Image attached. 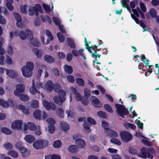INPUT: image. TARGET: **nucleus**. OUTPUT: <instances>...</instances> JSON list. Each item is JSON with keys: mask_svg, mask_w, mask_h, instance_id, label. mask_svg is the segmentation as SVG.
<instances>
[{"mask_svg": "<svg viewBox=\"0 0 159 159\" xmlns=\"http://www.w3.org/2000/svg\"><path fill=\"white\" fill-rule=\"evenodd\" d=\"M23 124V122L21 120H15L12 122L11 128L13 129L21 130L22 129Z\"/></svg>", "mask_w": 159, "mask_h": 159, "instance_id": "0eeeda50", "label": "nucleus"}, {"mask_svg": "<svg viewBox=\"0 0 159 159\" xmlns=\"http://www.w3.org/2000/svg\"><path fill=\"white\" fill-rule=\"evenodd\" d=\"M44 60L48 63H51L54 61V58L51 56L46 55L44 57Z\"/></svg>", "mask_w": 159, "mask_h": 159, "instance_id": "58836bf2", "label": "nucleus"}, {"mask_svg": "<svg viewBox=\"0 0 159 159\" xmlns=\"http://www.w3.org/2000/svg\"><path fill=\"white\" fill-rule=\"evenodd\" d=\"M132 11L133 13L137 16H139V13L140 14L141 16L143 18H144V16L143 13L141 11L140 9H139L137 11L136 9H133Z\"/></svg>", "mask_w": 159, "mask_h": 159, "instance_id": "cd10ccee", "label": "nucleus"}, {"mask_svg": "<svg viewBox=\"0 0 159 159\" xmlns=\"http://www.w3.org/2000/svg\"><path fill=\"white\" fill-rule=\"evenodd\" d=\"M4 148L7 150L11 149L13 148L12 145L10 143H6L3 144Z\"/></svg>", "mask_w": 159, "mask_h": 159, "instance_id": "09e8293b", "label": "nucleus"}, {"mask_svg": "<svg viewBox=\"0 0 159 159\" xmlns=\"http://www.w3.org/2000/svg\"><path fill=\"white\" fill-rule=\"evenodd\" d=\"M32 81V85L29 89V91L30 93L32 95L35 96H36V95H38L39 96L40 93V92L38 91L36 89L35 85V82L36 81L34 80H33Z\"/></svg>", "mask_w": 159, "mask_h": 159, "instance_id": "1a4fd4ad", "label": "nucleus"}, {"mask_svg": "<svg viewBox=\"0 0 159 159\" xmlns=\"http://www.w3.org/2000/svg\"><path fill=\"white\" fill-rule=\"evenodd\" d=\"M52 20L55 24L57 25H59L61 24L60 19L58 17H53Z\"/></svg>", "mask_w": 159, "mask_h": 159, "instance_id": "8fccbe9b", "label": "nucleus"}, {"mask_svg": "<svg viewBox=\"0 0 159 159\" xmlns=\"http://www.w3.org/2000/svg\"><path fill=\"white\" fill-rule=\"evenodd\" d=\"M19 109L25 115H28L30 112L29 109L22 105H20L18 106Z\"/></svg>", "mask_w": 159, "mask_h": 159, "instance_id": "b1692460", "label": "nucleus"}, {"mask_svg": "<svg viewBox=\"0 0 159 159\" xmlns=\"http://www.w3.org/2000/svg\"><path fill=\"white\" fill-rule=\"evenodd\" d=\"M6 51L8 55H12L13 54L12 48L10 45H9L7 46Z\"/></svg>", "mask_w": 159, "mask_h": 159, "instance_id": "774afa93", "label": "nucleus"}, {"mask_svg": "<svg viewBox=\"0 0 159 159\" xmlns=\"http://www.w3.org/2000/svg\"><path fill=\"white\" fill-rule=\"evenodd\" d=\"M0 105L4 107L8 108V105L7 102L1 99H0Z\"/></svg>", "mask_w": 159, "mask_h": 159, "instance_id": "864d4df0", "label": "nucleus"}, {"mask_svg": "<svg viewBox=\"0 0 159 159\" xmlns=\"http://www.w3.org/2000/svg\"><path fill=\"white\" fill-rule=\"evenodd\" d=\"M5 61V63H6L8 65H11L13 63L12 59L8 55L6 56V59Z\"/></svg>", "mask_w": 159, "mask_h": 159, "instance_id": "49530a36", "label": "nucleus"}, {"mask_svg": "<svg viewBox=\"0 0 159 159\" xmlns=\"http://www.w3.org/2000/svg\"><path fill=\"white\" fill-rule=\"evenodd\" d=\"M68 151L71 153L76 152L78 151V148L76 145H71L68 148Z\"/></svg>", "mask_w": 159, "mask_h": 159, "instance_id": "a878e982", "label": "nucleus"}, {"mask_svg": "<svg viewBox=\"0 0 159 159\" xmlns=\"http://www.w3.org/2000/svg\"><path fill=\"white\" fill-rule=\"evenodd\" d=\"M67 41L69 46L71 48H75V44L74 42V40L70 38L67 39Z\"/></svg>", "mask_w": 159, "mask_h": 159, "instance_id": "c85d7f7f", "label": "nucleus"}, {"mask_svg": "<svg viewBox=\"0 0 159 159\" xmlns=\"http://www.w3.org/2000/svg\"><path fill=\"white\" fill-rule=\"evenodd\" d=\"M22 75L25 77L29 78L32 75V71L26 69L25 67H22L21 69Z\"/></svg>", "mask_w": 159, "mask_h": 159, "instance_id": "f3484780", "label": "nucleus"}, {"mask_svg": "<svg viewBox=\"0 0 159 159\" xmlns=\"http://www.w3.org/2000/svg\"><path fill=\"white\" fill-rule=\"evenodd\" d=\"M83 126L84 132L89 133L91 132V130L90 128L89 125L86 122H84Z\"/></svg>", "mask_w": 159, "mask_h": 159, "instance_id": "e433bc0d", "label": "nucleus"}, {"mask_svg": "<svg viewBox=\"0 0 159 159\" xmlns=\"http://www.w3.org/2000/svg\"><path fill=\"white\" fill-rule=\"evenodd\" d=\"M149 13L152 17H155L157 15V13L156 10L153 8H152L150 10Z\"/></svg>", "mask_w": 159, "mask_h": 159, "instance_id": "bf43d9fd", "label": "nucleus"}, {"mask_svg": "<svg viewBox=\"0 0 159 159\" xmlns=\"http://www.w3.org/2000/svg\"><path fill=\"white\" fill-rule=\"evenodd\" d=\"M111 142L114 144H115L118 145H120L121 144V142L120 141L116 138H113L111 139Z\"/></svg>", "mask_w": 159, "mask_h": 159, "instance_id": "0e129e2a", "label": "nucleus"}, {"mask_svg": "<svg viewBox=\"0 0 159 159\" xmlns=\"http://www.w3.org/2000/svg\"><path fill=\"white\" fill-rule=\"evenodd\" d=\"M48 145V142L43 139H38L33 144V147L36 149H39L47 147Z\"/></svg>", "mask_w": 159, "mask_h": 159, "instance_id": "f03ea898", "label": "nucleus"}, {"mask_svg": "<svg viewBox=\"0 0 159 159\" xmlns=\"http://www.w3.org/2000/svg\"><path fill=\"white\" fill-rule=\"evenodd\" d=\"M57 36L61 42H63L64 41L65 38L62 34L58 32L57 34Z\"/></svg>", "mask_w": 159, "mask_h": 159, "instance_id": "de8ad7c7", "label": "nucleus"}, {"mask_svg": "<svg viewBox=\"0 0 159 159\" xmlns=\"http://www.w3.org/2000/svg\"><path fill=\"white\" fill-rule=\"evenodd\" d=\"M16 89L14 91V94L19 96L20 93H23L25 90V86L22 84H19L16 86Z\"/></svg>", "mask_w": 159, "mask_h": 159, "instance_id": "6e6552de", "label": "nucleus"}, {"mask_svg": "<svg viewBox=\"0 0 159 159\" xmlns=\"http://www.w3.org/2000/svg\"><path fill=\"white\" fill-rule=\"evenodd\" d=\"M23 67H25L26 69L32 71L34 69V63L30 61L26 62L25 65Z\"/></svg>", "mask_w": 159, "mask_h": 159, "instance_id": "5701e85b", "label": "nucleus"}, {"mask_svg": "<svg viewBox=\"0 0 159 159\" xmlns=\"http://www.w3.org/2000/svg\"><path fill=\"white\" fill-rule=\"evenodd\" d=\"M13 3H11L10 2H7L6 3V5L8 9V10L10 11H13L14 10V7L12 5Z\"/></svg>", "mask_w": 159, "mask_h": 159, "instance_id": "680f3d73", "label": "nucleus"}, {"mask_svg": "<svg viewBox=\"0 0 159 159\" xmlns=\"http://www.w3.org/2000/svg\"><path fill=\"white\" fill-rule=\"evenodd\" d=\"M24 139L27 143H31L35 140V138L31 134H27L25 136Z\"/></svg>", "mask_w": 159, "mask_h": 159, "instance_id": "412c9836", "label": "nucleus"}, {"mask_svg": "<svg viewBox=\"0 0 159 159\" xmlns=\"http://www.w3.org/2000/svg\"><path fill=\"white\" fill-rule=\"evenodd\" d=\"M104 108L107 111L111 113L113 112V111L111 107L109 104H106L104 105Z\"/></svg>", "mask_w": 159, "mask_h": 159, "instance_id": "4d7b16f0", "label": "nucleus"}, {"mask_svg": "<svg viewBox=\"0 0 159 159\" xmlns=\"http://www.w3.org/2000/svg\"><path fill=\"white\" fill-rule=\"evenodd\" d=\"M30 106L34 108H37L39 106V101L35 99L33 100L32 101Z\"/></svg>", "mask_w": 159, "mask_h": 159, "instance_id": "7c9ffc66", "label": "nucleus"}, {"mask_svg": "<svg viewBox=\"0 0 159 159\" xmlns=\"http://www.w3.org/2000/svg\"><path fill=\"white\" fill-rule=\"evenodd\" d=\"M97 114L98 116L103 118H106L107 117L106 113L102 111H98Z\"/></svg>", "mask_w": 159, "mask_h": 159, "instance_id": "a18cd8bd", "label": "nucleus"}, {"mask_svg": "<svg viewBox=\"0 0 159 159\" xmlns=\"http://www.w3.org/2000/svg\"><path fill=\"white\" fill-rule=\"evenodd\" d=\"M6 74L7 77L12 79L16 78L18 75L17 72L15 70L8 69H6Z\"/></svg>", "mask_w": 159, "mask_h": 159, "instance_id": "9b49d317", "label": "nucleus"}, {"mask_svg": "<svg viewBox=\"0 0 159 159\" xmlns=\"http://www.w3.org/2000/svg\"><path fill=\"white\" fill-rule=\"evenodd\" d=\"M57 113L60 117L63 118L64 116V111L62 109H58L57 111Z\"/></svg>", "mask_w": 159, "mask_h": 159, "instance_id": "338daca9", "label": "nucleus"}, {"mask_svg": "<svg viewBox=\"0 0 159 159\" xmlns=\"http://www.w3.org/2000/svg\"><path fill=\"white\" fill-rule=\"evenodd\" d=\"M90 100L92 105L96 107L99 108L101 107L102 104L100 102L99 100L95 97L92 96L90 97Z\"/></svg>", "mask_w": 159, "mask_h": 159, "instance_id": "ddd939ff", "label": "nucleus"}, {"mask_svg": "<svg viewBox=\"0 0 159 159\" xmlns=\"http://www.w3.org/2000/svg\"><path fill=\"white\" fill-rule=\"evenodd\" d=\"M147 151V149L145 148H143L141 149V153L138 155V156L143 158H146L148 157L149 158L152 159L153 158V156L151 154L148 153H146Z\"/></svg>", "mask_w": 159, "mask_h": 159, "instance_id": "9d476101", "label": "nucleus"}, {"mask_svg": "<svg viewBox=\"0 0 159 159\" xmlns=\"http://www.w3.org/2000/svg\"><path fill=\"white\" fill-rule=\"evenodd\" d=\"M61 86L59 84H57L55 85L54 89L56 92L58 93V97H54L53 99L56 103L59 105L65 102L66 99L65 92L63 90H61Z\"/></svg>", "mask_w": 159, "mask_h": 159, "instance_id": "f257e3e1", "label": "nucleus"}, {"mask_svg": "<svg viewBox=\"0 0 159 159\" xmlns=\"http://www.w3.org/2000/svg\"><path fill=\"white\" fill-rule=\"evenodd\" d=\"M36 126H37L32 122H28L24 124V130L26 131L29 129L31 131H34L36 128Z\"/></svg>", "mask_w": 159, "mask_h": 159, "instance_id": "dca6fc26", "label": "nucleus"}, {"mask_svg": "<svg viewBox=\"0 0 159 159\" xmlns=\"http://www.w3.org/2000/svg\"><path fill=\"white\" fill-rule=\"evenodd\" d=\"M26 32L27 33L28 38L30 39L31 43L34 46L38 47L40 46V43L36 39H33V35L31 31L29 30H26Z\"/></svg>", "mask_w": 159, "mask_h": 159, "instance_id": "423d86ee", "label": "nucleus"}, {"mask_svg": "<svg viewBox=\"0 0 159 159\" xmlns=\"http://www.w3.org/2000/svg\"><path fill=\"white\" fill-rule=\"evenodd\" d=\"M36 127V128L34 130V133L36 135L40 136L42 133L40 126L39 125H37Z\"/></svg>", "mask_w": 159, "mask_h": 159, "instance_id": "ea45409f", "label": "nucleus"}, {"mask_svg": "<svg viewBox=\"0 0 159 159\" xmlns=\"http://www.w3.org/2000/svg\"><path fill=\"white\" fill-rule=\"evenodd\" d=\"M102 127L104 128L105 130V133H106V131L107 129H109L108 128L109 125L108 123L106 121L102 120Z\"/></svg>", "mask_w": 159, "mask_h": 159, "instance_id": "79ce46f5", "label": "nucleus"}, {"mask_svg": "<svg viewBox=\"0 0 159 159\" xmlns=\"http://www.w3.org/2000/svg\"><path fill=\"white\" fill-rule=\"evenodd\" d=\"M33 52L38 57H40L42 55V53L39 51L37 49L35 48L33 50Z\"/></svg>", "mask_w": 159, "mask_h": 159, "instance_id": "13d9d810", "label": "nucleus"}, {"mask_svg": "<svg viewBox=\"0 0 159 159\" xmlns=\"http://www.w3.org/2000/svg\"><path fill=\"white\" fill-rule=\"evenodd\" d=\"M76 81L77 84L80 86H82L84 85V80L80 78H77L76 79Z\"/></svg>", "mask_w": 159, "mask_h": 159, "instance_id": "c03bdc74", "label": "nucleus"}, {"mask_svg": "<svg viewBox=\"0 0 159 159\" xmlns=\"http://www.w3.org/2000/svg\"><path fill=\"white\" fill-rule=\"evenodd\" d=\"M66 79L67 81L70 83H73L75 81V78L72 75H69L66 77Z\"/></svg>", "mask_w": 159, "mask_h": 159, "instance_id": "6e6d98bb", "label": "nucleus"}, {"mask_svg": "<svg viewBox=\"0 0 159 159\" xmlns=\"http://www.w3.org/2000/svg\"><path fill=\"white\" fill-rule=\"evenodd\" d=\"M131 16L132 18L134 20L137 24H139L143 28V32L148 30V28H147V29L145 28L146 27V25L142 21L140 20L139 21L138 19L133 14H131Z\"/></svg>", "mask_w": 159, "mask_h": 159, "instance_id": "4468645a", "label": "nucleus"}, {"mask_svg": "<svg viewBox=\"0 0 159 159\" xmlns=\"http://www.w3.org/2000/svg\"><path fill=\"white\" fill-rule=\"evenodd\" d=\"M62 144L61 141L60 140H57L53 142V147L55 148H59L61 146Z\"/></svg>", "mask_w": 159, "mask_h": 159, "instance_id": "f704fd0d", "label": "nucleus"}, {"mask_svg": "<svg viewBox=\"0 0 159 159\" xmlns=\"http://www.w3.org/2000/svg\"><path fill=\"white\" fill-rule=\"evenodd\" d=\"M42 103L46 110H50V103L49 102L47 101L43 100L42 101Z\"/></svg>", "mask_w": 159, "mask_h": 159, "instance_id": "c9c22d12", "label": "nucleus"}, {"mask_svg": "<svg viewBox=\"0 0 159 159\" xmlns=\"http://www.w3.org/2000/svg\"><path fill=\"white\" fill-rule=\"evenodd\" d=\"M64 69L65 72L68 74H71L73 71V69L72 67L67 65H65L64 66Z\"/></svg>", "mask_w": 159, "mask_h": 159, "instance_id": "473e14b6", "label": "nucleus"}, {"mask_svg": "<svg viewBox=\"0 0 159 159\" xmlns=\"http://www.w3.org/2000/svg\"><path fill=\"white\" fill-rule=\"evenodd\" d=\"M19 96L20 99L23 102H26L30 99L29 96L25 94H23L20 95V94Z\"/></svg>", "mask_w": 159, "mask_h": 159, "instance_id": "c756f323", "label": "nucleus"}, {"mask_svg": "<svg viewBox=\"0 0 159 159\" xmlns=\"http://www.w3.org/2000/svg\"><path fill=\"white\" fill-rule=\"evenodd\" d=\"M28 10V14L30 16H32L35 14L37 16L38 15V11L41 13L42 12L41 6L39 4H36L35 7L29 6Z\"/></svg>", "mask_w": 159, "mask_h": 159, "instance_id": "7ed1b4c3", "label": "nucleus"}, {"mask_svg": "<svg viewBox=\"0 0 159 159\" xmlns=\"http://www.w3.org/2000/svg\"><path fill=\"white\" fill-rule=\"evenodd\" d=\"M54 88L53 84L51 81H47L44 84L43 89L47 92L52 91Z\"/></svg>", "mask_w": 159, "mask_h": 159, "instance_id": "f8f14e48", "label": "nucleus"}, {"mask_svg": "<svg viewBox=\"0 0 159 159\" xmlns=\"http://www.w3.org/2000/svg\"><path fill=\"white\" fill-rule=\"evenodd\" d=\"M41 19L44 22L51 24V19L48 16H42Z\"/></svg>", "mask_w": 159, "mask_h": 159, "instance_id": "a19ab883", "label": "nucleus"}, {"mask_svg": "<svg viewBox=\"0 0 159 159\" xmlns=\"http://www.w3.org/2000/svg\"><path fill=\"white\" fill-rule=\"evenodd\" d=\"M123 125L125 128L127 130L129 129L134 130L136 128V126L134 124L126 122H124L123 124Z\"/></svg>", "mask_w": 159, "mask_h": 159, "instance_id": "4be33fe9", "label": "nucleus"}, {"mask_svg": "<svg viewBox=\"0 0 159 159\" xmlns=\"http://www.w3.org/2000/svg\"><path fill=\"white\" fill-rule=\"evenodd\" d=\"M34 116L37 119L40 120L42 117L41 111L39 110H36L33 113Z\"/></svg>", "mask_w": 159, "mask_h": 159, "instance_id": "bb28decb", "label": "nucleus"}, {"mask_svg": "<svg viewBox=\"0 0 159 159\" xmlns=\"http://www.w3.org/2000/svg\"><path fill=\"white\" fill-rule=\"evenodd\" d=\"M27 9H29V7L26 5H24L20 7V11L23 13H26Z\"/></svg>", "mask_w": 159, "mask_h": 159, "instance_id": "3c124183", "label": "nucleus"}, {"mask_svg": "<svg viewBox=\"0 0 159 159\" xmlns=\"http://www.w3.org/2000/svg\"><path fill=\"white\" fill-rule=\"evenodd\" d=\"M8 154L14 158H17L18 156V152L14 150H11L9 151L8 152Z\"/></svg>", "mask_w": 159, "mask_h": 159, "instance_id": "72a5a7b5", "label": "nucleus"}, {"mask_svg": "<svg viewBox=\"0 0 159 159\" xmlns=\"http://www.w3.org/2000/svg\"><path fill=\"white\" fill-rule=\"evenodd\" d=\"M46 122L49 125H53L56 123L55 120L53 118H49L46 120Z\"/></svg>", "mask_w": 159, "mask_h": 159, "instance_id": "603ef678", "label": "nucleus"}, {"mask_svg": "<svg viewBox=\"0 0 159 159\" xmlns=\"http://www.w3.org/2000/svg\"><path fill=\"white\" fill-rule=\"evenodd\" d=\"M1 131L2 133L7 135H10L12 133L11 130L6 127H2L1 129Z\"/></svg>", "mask_w": 159, "mask_h": 159, "instance_id": "2f4dec72", "label": "nucleus"}, {"mask_svg": "<svg viewBox=\"0 0 159 159\" xmlns=\"http://www.w3.org/2000/svg\"><path fill=\"white\" fill-rule=\"evenodd\" d=\"M75 143L79 148H83L86 146V143L84 140L80 139L76 140Z\"/></svg>", "mask_w": 159, "mask_h": 159, "instance_id": "a211bd4d", "label": "nucleus"}, {"mask_svg": "<svg viewBox=\"0 0 159 159\" xmlns=\"http://www.w3.org/2000/svg\"><path fill=\"white\" fill-rule=\"evenodd\" d=\"M43 7L44 9L47 12H50L53 9V6H52V8H51L49 6L45 4H43Z\"/></svg>", "mask_w": 159, "mask_h": 159, "instance_id": "37998d69", "label": "nucleus"}, {"mask_svg": "<svg viewBox=\"0 0 159 159\" xmlns=\"http://www.w3.org/2000/svg\"><path fill=\"white\" fill-rule=\"evenodd\" d=\"M1 13H3L5 15L8 14V11L4 7H0V14Z\"/></svg>", "mask_w": 159, "mask_h": 159, "instance_id": "69168bd1", "label": "nucleus"}, {"mask_svg": "<svg viewBox=\"0 0 159 159\" xmlns=\"http://www.w3.org/2000/svg\"><path fill=\"white\" fill-rule=\"evenodd\" d=\"M115 107L116 108L117 113L120 116L123 117L124 115H126L128 113L127 109L124 105L116 103L115 104Z\"/></svg>", "mask_w": 159, "mask_h": 159, "instance_id": "39448f33", "label": "nucleus"}, {"mask_svg": "<svg viewBox=\"0 0 159 159\" xmlns=\"http://www.w3.org/2000/svg\"><path fill=\"white\" fill-rule=\"evenodd\" d=\"M120 136L122 140L126 143L131 141L133 138L132 135L129 132L125 131H121L120 134Z\"/></svg>", "mask_w": 159, "mask_h": 159, "instance_id": "20e7f679", "label": "nucleus"}, {"mask_svg": "<svg viewBox=\"0 0 159 159\" xmlns=\"http://www.w3.org/2000/svg\"><path fill=\"white\" fill-rule=\"evenodd\" d=\"M59 127L60 129L64 132L68 131L70 128V126L67 123L62 121L60 122Z\"/></svg>", "mask_w": 159, "mask_h": 159, "instance_id": "aec40b11", "label": "nucleus"}, {"mask_svg": "<svg viewBox=\"0 0 159 159\" xmlns=\"http://www.w3.org/2000/svg\"><path fill=\"white\" fill-rule=\"evenodd\" d=\"M25 32L26 33V34L23 31H20L19 33V37L22 40L25 39L27 38H28L27 33L25 31Z\"/></svg>", "mask_w": 159, "mask_h": 159, "instance_id": "4c0bfd02", "label": "nucleus"}, {"mask_svg": "<svg viewBox=\"0 0 159 159\" xmlns=\"http://www.w3.org/2000/svg\"><path fill=\"white\" fill-rule=\"evenodd\" d=\"M35 80V84L36 83V86L38 89L43 88V85L42 83L39 82V80L37 79H34Z\"/></svg>", "mask_w": 159, "mask_h": 159, "instance_id": "5fc2aeb1", "label": "nucleus"}, {"mask_svg": "<svg viewBox=\"0 0 159 159\" xmlns=\"http://www.w3.org/2000/svg\"><path fill=\"white\" fill-rule=\"evenodd\" d=\"M19 151L23 157H26L29 156L30 152L25 147H22L19 149Z\"/></svg>", "mask_w": 159, "mask_h": 159, "instance_id": "2eb2a0df", "label": "nucleus"}, {"mask_svg": "<svg viewBox=\"0 0 159 159\" xmlns=\"http://www.w3.org/2000/svg\"><path fill=\"white\" fill-rule=\"evenodd\" d=\"M48 131L51 134H53L55 130V127L53 125H49L48 126Z\"/></svg>", "mask_w": 159, "mask_h": 159, "instance_id": "052dcab7", "label": "nucleus"}, {"mask_svg": "<svg viewBox=\"0 0 159 159\" xmlns=\"http://www.w3.org/2000/svg\"><path fill=\"white\" fill-rule=\"evenodd\" d=\"M75 95V99L77 101H80L82 100L83 97L80 93H77Z\"/></svg>", "mask_w": 159, "mask_h": 159, "instance_id": "e2e57ef3", "label": "nucleus"}, {"mask_svg": "<svg viewBox=\"0 0 159 159\" xmlns=\"http://www.w3.org/2000/svg\"><path fill=\"white\" fill-rule=\"evenodd\" d=\"M106 134L110 137H117L118 136L117 133L115 131L111 129H107Z\"/></svg>", "mask_w": 159, "mask_h": 159, "instance_id": "393cba45", "label": "nucleus"}, {"mask_svg": "<svg viewBox=\"0 0 159 159\" xmlns=\"http://www.w3.org/2000/svg\"><path fill=\"white\" fill-rule=\"evenodd\" d=\"M14 16L16 20L17 21L16 25L17 26L19 27H22L21 18L20 15L17 12H14Z\"/></svg>", "mask_w": 159, "mask_h": 159, "instance_id": "6ab92c4d", "label": "nucleus"}]
</instances>
